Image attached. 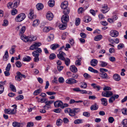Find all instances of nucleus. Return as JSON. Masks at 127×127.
Returning <instances> with one entry per match:
<instances>
[{
    "mask_svg": "<svg viewBox=\"0 0 127 127\" xmlns=\"http://www.w3.org/2000/svg\"><path fill=\"white\" fill-rule=\"evenodd\" d=\"M113 95V93L110 91L103 92L102 93V95L103 96L108 97L111 96L109 99V102L110 103L113 102L115 99H117L119 97V95Z\"/></svg>",
    "mask_w": 127,
    "mask_h": 127,
    "instance_id": "1",
    "label": "nucleus"
},
{
    "mask_svg": "<svg viewBox=\"0 0 127 127\" xmlns=\"http://www.w3.org/2000/svg\"><path fill=\"white\" fill-rule=\"evenodd\" d=\"M80 109L79 108H74L71 109L69 108H67L65 110V113H68L69 115L71 116H75L76 114L79 112Z\"/></svg>",
    "mask_w": 127,
    "mask_h": 127,
    "instance_id": "2",
    "label": "nucleus"
},
{
    "mask_svg": "<svg viewBox=\"0 0 127 127\" xmlns=\"http://www.w3.org/2000/svg\"><path fill=\"white\" fill-rule=\"evenodd\" d=\"M12 107H14V108L12 109H5L4 110L5 113L9 114H13L16 113V109H17V106L15 104H14L12 106Z\"/></svg>",
    "mask_w": 127,
    "mask_h": 127,
    "instance_id": "3",
    "label": "nucleus"
},
{
    "mask_svg": "<svg viewBox=\"0 0 127 127\" xmlns=\"http://www.w3.org/2000/svg\"><path fill=\"white\" fill-rule=\"evenodd\" d=\"M25 17V14L23 13H21L16 16L15 19V20L17 22H20L23 20Z\"/></svg>",
    "mask_w": 127,
    "mask_h": 127,
    "instance_id": "4",
    "label": "nucleus"
},
{
    "mask_svg": "<svg viewBox=\"0 0 127 127\" xmlns=\"http://www.w3.org/2000/svg\"><path fill=\"white\" fill-rule=\"evenodd\" d=\"M17 75L15 78L16 80L17 81H20L22 78V77L24 78H26V76L24 74H22L20 72H17Z\"/></svg>",
    "mask_w": 127,
    "mask_h": 127,
    "instance_id": "5",
    "label": "nucleus"
},
{
    "mask_svg": "<svg viewBox=\"0 0 127 127\" xmlns=\"http://www.w3.org/2000/svg\"><path fill=\"white\" fill-rule=\"evenodd\" d=\"M41 45V43L40 42H35L30 46V49L32 50H34L35 49L38 48Z\"/></svg>",
    "mask_w": 127,
    "mask_h": 127,
    "instance_id": "6",
    "label": "nucleus"
},
{
    "mask_svg": "<svg viewBox=\"0 0 127 127\" xmlns=\"http://www.w3.org/2000/svg\"><path fill=\"white\" fill-rule=\"evenodd\" d=\"M58 57L61 60H64L65 58L64 57L66 56L65 54L63 51H60L59 53L57 55Z\"/></svg>",
    "mask_w": 127,
    "mask_h": 127,
    "instance_id": "7",
    "label": "nucleus"
},
{
    "mask_svg": "<svg viewBox=\"0 0 127 127\" xmlns=\"http://www.w3.org/2000/svg\"><path fill=\"white\" fill-rule=\"evenodd\" d=\"M66 82L67 84H72L77 83L78 81L74 79L71 78L67 79L66 81Z\"/></svg>",
    "mask_w": 127,
    "mask_h": 127,
    "instance_id": "8",
    "label": "nucleus"
},
{
    "mask_svg": "<svg viewBox=\"0 0 127 127\" xmlns=\"http://www.w3.org/2000/svg\"><path fill=\"white\" fill-rule=\"evenodd\" d=\"M69 20L68 15H63L61 18L62 22L64 24H65Z\"/></svg>",
    "mask_w": 127,
    "mask_h": 127,
    "instance_id": "9",
    "label": "nucleus"
},
{
    "mask_svg": "<svg viewBox=\"0 0 127 127\" xmlns=\"http://www.w3.org/2000/svg\"><path fill=\"white\" fill-rule=\"evenodd\" d=\"M63 104V102L60 100L56 101L54 103V106L56 107H60L61 108V106H62Z\"/></svg>",
    "mask_w": 127,
    "mask_h": 127,
    "instance_id": "10",
    "label": "nucleus"
},
{
    "mask_svg": "<svg viewBox=\"0 0 127 127\" xmlns=\"http://www.w3.org/2000/svg\"><path fill=\"white\" fill-rule=\"evenodd\" d=\"M46 17L49 20H51L53 17V14L51 12H47L46 15Z\"/></svg>",
    "mask_w": 127,
    "mask_h": 127,
    "instance_id": "11",
    "label": "nucleus"
},
{
    "mask_svg": "<svg viewBox=\"0 0 127 127\" xmlns=\"http://www.w3.org/2000/svg\"><path fill=\"white\" fill-rule=\"evenodd\" d=\"M119 34L118 32L116 30H112L110 32V35L113 37H116Z\"/></svg>",
    "mask_w": 127,
    "mask_h": 127,
    "instance_id": "12",
    "label": "nucleus"
},
{
    "mask_svg": "<svg viewBox=\"0 0 127 127\" xmlns=\"http://www.w3.org/2000/svg\"><path fill=\"white\" fill-rule=\"evenodd\" d=\"M28 16L29 18L30 19L35 18L36 17L34 15V14L33 10L32 9L30 10Z\"/></svg>",
    "mask_w": 127,
    "mask_h": 127,
    "instance_id": "13",
    "label": "nucleus"
},
{
    "mask_svg": "<svg viewBox=\"0 0 127 127\" xmlns=\"http://www.w3.org/2000/svg\"><path fill=\"white\" fill-rule=\"evenodd\" d=\"M118 17L116 15L113 16L111 18H108L107 20L110 23H114L115 21L116 20L118 19Z\"/></svg>",
    "mask_w": 127,
    "mask_h": 127,
    "instance_id": "14",
    "label": "nucleus"
},
{
    "mask_svg": "<svg viewBox=\"0 0 127 127\" xmlns=\"http://www.w3.org/2000/svg\"><path fill=\"white\" fill-rule=\"evenodd\" d=\"M101 10V11L103 13H105L107 12L109 10L108 7L107 5H104V6H103Z\"/></svg>",
    "mask_w": 127,
    "mask_h": 127,
    "instance_id": "15",
    "label": "nucleus"
},
{
    "mask_svg": "<svg viewBox=\"0 0 127 127\" xmlns=\"http://www.w3.org/2000/svg\"><path fill=\"white\" fill-rule=\"evenodd\" d=\"M113 78L114 80L116 81H119L121 79L120 75L117 74H115L114 75Z\"/></svg>",
    "mask_w": 127,
    "mask_h": 127,
    "instance_id": "16",
    "label": "nucleus"
},
{
    "mask_svg": "<svg viewBox=\"0 0 127 127\" xmlns=\"http://www.w3.org/2000/svg\"><path fill=\"white\" fill-rule=\"evenodd\" d=\"M21 38L22 40L25 42L29 41V37H27L25 35H22Z\"/></svg>",
    "mask_w": 127,
    "mask_h": 127,
    "instance_id": "17",
    "label": "nucleus"
},
{
    "mask_svg": "<svg viewBox=\"0 0 127 127\" xmlns=\"http://www.w3.org/2000/svg\"><path fill=\"white\" fill-rule=\"evenodd\" d=\"M67 6L68 2L66 1H65L62 3L61 7L62 8L65 9L67 7Z\"/></svg>",
    "mask_w": 127,
    "mask_h": 127,
    "instance_id": "18",
    "label": "nucleus"
},
{
    "mask_svg": "<svg viewBox=\"0 0 127 127\" xmlns=\"http://www.w3.org/2000/svg\"><path fill=\"white\" fill-rule=\"evenodd\" d=\"M98 63V61L95 59H93L91 60L90 62V64L93 66H95Z\"/></svg>",
    "mask_w": 127,
    "mask_h": 127,
    "instance_id": "19",
    "label": "nucleus"
},
{
    "mask_svg": "<svg viewBox=\"0 0 127 127\" xmlns=\"http://www.w3.org/2000/svg\"><path fill=\"white\" fill-rule=\"evenodd\" d=\"M71 73L70 72H68L67 73V74L68 75V76L71 77H72L73 79H76L78 76V75L77 74H73L71 75V76L69 75V74Z\"/></svg>",
    "mask_w": 127,
    "mask_h": 127,
    "instance_id": "20",
    "label": "nucleus"
},
{
    "mask_svg": "<svg viewBox=\"0 0 127 127\" xmlns=\"http://www.w3.org/2000/svg\"><path fill=\"white\" fill-rule=\"evenodd\" d=\"M70 69L72 72L74 73H76L77 71V68L74 65L71 66Z\"/></svg>",
    "mask_w": 127,
    "mask_h": 127,
    "instance_id": "21",
    "label": "nucleus"
},
{
    "mask_svg": "<svg viewBox=\"0 0 127 127\" xmlns=\"http://www.w3.org/2000/svg\"><path fill=\"white\" fill-rule=\"evenodd\" d=\"M102 104L104 106H106L107 104V99L105 98H102L101 99Z\"/></svg>",
    "mask_w": 127,
    "mask_h": 127,
    "instance_id": "22",
    "label": "nucleus"
},
{
    "mask_svg": "<svg viewBox=\"0 0 127 127\" xmlns=\"http://www.w3.org/2000/svg\"><path fill=\"white\" fill-rule=\"evenodd\" d=\"M60 46V45L58 44H54L51 45L50 47L52 50H55L57 48L59 47Z\"/></svg>",
    "mask_w": 127,
    "mask_h": 127,
    "instance_id": "23",
    "label": "nucleus"
},
{
    "mask_svg": "<svg viewBox=\"0 0 127 127\" xmlns=\"http://www.w3.org/2000/svg\"><path fill=\"white\" fill-rule=\"evenodd\" d=\"M36 7L38 10H40L42 9L43 7V6L42 3H39L36 5Z\"/></svg>",
    "mask_w": 127,
    "mask_h": 127,
    "instance_id": "24",
    "label": "nucleus"
},
{
    "mask_svg": "<svg viewBox=\"0 0 127 127\" xmlns=\"http://www.w3.org/2000/svg\"><path fill=\"white\" fill-rule=\"evenodd\" d=\"M21 124L17 122H14L12 123L13 126L14 127H21Z\"/></svg>",
    "mask_w": 127,
    "mask_h": 127,
    "instance_id": "25",
    "label": "nucleus"
},
{
    "mask_svg": "<svg viewBox=\"0 0 127 127\" xmlns=\"http://www.w3.org/2000/svg\"><path fill=\"white\" fill-rule=\"evenodd\" d=\"M52 28L48 27H44L43 29V31L45 32H48L50 30H52Z\"/></svg>",
    "mask_w": 127,
    "mask_h": 127,
    "instance_id": "26",
    "label": "nucleus"
},
{
    "mask_svg": "<svg viewBox=\"0 0 127 127\" xmlns=\"http://www.w3.org/2000/svg\"><path fill=\"white\" fill-rule=\"evenodd\" d=\"M98 106L97 105L96 103H95L94 105L91 106L90 109L92 110H96L98 109Z\"/></svg>",
    "mask_w": 127,
    "mask_h": 127,
    "instance_id": "27",
    "label": "nucleus"
},
{
    "mask_svg": "<svg viewBox=\"0 0 127 127\" xmlns=\"http://www.w3.org/2000/svg\"><path fill=\"white\" fill-rule=\"evenodd\" d=\"M31 57L29 56H26L24 57L23 59V60L25 62H28L31 60Z\"/></svg>",
    "mask_w": 127,
    "mask_h": 127,
    "instance_id": "28",
    "label": "nucleus"
},
{
    "mask_svg": "<svg viewBox=\"0 0 127 127\" xmlns=\"http://www.w3.org/2000/svg\"><path fill=\"white\" fill-rule=\"evenodd\" d=\"M64 61L65 62V64L67 66H68L70 63V59L68 58H66V59L65 58L64 60H62Z\"/></svg>",
    "mask_w": 127,
    "mask_h": 127,
    "instance_id": "29",
    "label": "nucleus"
},
{
    "mask_svg": "<svg viewBox=\"0 0 127 127\" xmlns=\"http://www.w3.org/2000/svg\"><path fill=\"white\" fill-rule=\"evenodd\" d=\"M49 5L50 7H53L54 5V0H50L48 2Z\"/></svg>",
    "mask_w": 127,
    "mask_h": 127,
    "instance_id": "30",
    "label": "nucleus"
},
{
    "mask_svg": "<svg viewBox=\"0 0 127 127\" xmlns=\"http://www.w3.org/2000/svg\"><path fill=\"white\" fill-rule=\"evenodd\" d=\"M42 91V90L41 89H38L35 90L33 93V94L35 95H36L40 93Z\"/></svg>",
    "mask_w": 127,
    "mask_h": 127,
    "instance_id": "31",
    "label": "nucleus"
},
{
    "mask_svg": "<svg viewBox=\"0 0 127 127\" xmlns=\"http://www.w3.org/2000/svg\"><path fill=\"white\" fill-rule=\"evenodd\" d=\"M19 0H16L15 1L13 4V8H15L17 7L18 4H19L20 2Z\"/></svg>",
    "mask_w": 127,
    "mask_h": 127,
    "instance_id": "32",
    "label": "nucleus"
},
{
    "mask_svg": "<svg viewBox=\"0 0 127 127\" xmlns=\"http://www.w3.org/2000/svg\"><path fill=\"white\" fill-rule=\"evenodd\" d=\"M36 39L37 37L35 36H32L30 37H29V41L31 42L35 40Z\"/></svg>",
    "mask_w": 127,
    "mask_h": 127,
    "instance_id": "33",
    "label": "nucleus"
},
{
    "mask_svg": "<svg viewBox=\"0 0 127 127\" xmlns=\"http://www.w3.org/2000/svg\"><path fill=\"white\" fill-rule=\"evenodd\" d=\"M102 36L101 35H99L95 37V40L96 41H99L102 38Z\"/></svg>",
    "mask_w": 127,
    "mask_h": 127,
    "instance_id": "34",
    "label": "nucleus"
},
{
    "mask_svg": "<svg viewBox=\"0 0 127 127\" xmlns=\"http://www.w3.org/2000/svg\"><path fill=\"white\" fill-rule=\"evenodd\" d=\"M101 76L103 78L107 79V75L105 72H101L100 74Z\"/></svg>",
    "mask_w": 127,
    "mask_h": 127,
    "instance_id": "35",
    "label": "nucleus"
},
{
    "mask_svg": "<svg viewBox=\"0 0 127 127\" xmlns=\"http://www.w3.org/2000/svg\"><path fill=\"white\" fill-rule=\"evenodd\" d=\"M64 10L63 11V13L64 14V15H68V14L69 13L70 11V9L69 8L64 9Z\"/></svg>",
    "mask_w": 127,
    "mask_h": 127,
    "instance_id": "36",
    "label": "nucleus"
},
{
    "mask_svg": "<svg viewBox=\"0 0 127 127\" xmlns=\"http://www.w3.org/2000/svg\"><path fill=\"white\" fill-rule=\"evenodd\" d=\"M15 46H12L9 51V53L11 54H13L15 51Z\"/></svg>",
    "mask_w": 127,
    "mask_h": 127,
    "instance_id": "37",
    "label": "nucleus"
},
{
    "mask_svg": "<svg viewBox=\"0 0 127 127\" xmlns=\"http://www.w3.org/2000/svg\"><path fill=\"white\" fill-rule=\"evenodd\" d=\"M16 67L20 68L21 67L22 65V64L21 62L19 61H17L15 64Z\"/></svg>",
    "mask_w": 127,
    "mask_h": 127,
    "instance_id": "38",
    "label": "nucleus"
},
{
    "mask_svg": "<svg viewBox=\"0 0 127 127\" xmlns=\"http://www.w3.org/2000/svg\"><path fill=\"white\" fill-rule=\"evenodd\" d=\"M39 23V21L38 20H35L33 22L32 26L35 27L37 26Z\"/></svg>",
    "mask_w": 127,
    "mask_h": 127,
    "instance_id": "39",
    "label": "nucleus"
},
{
    "mask_svg": "<svg viewBox=\"0 0 127 127\" xmlns=\"http://www.w3.org/2000/svg\"><path fill=\"white\" fill-rule=\"evenodd\" d=\"M83 123V121L82 119H78L75 120L74 121V123L75 124H79L82 123Z\"/></svg>",
    "mask_w": 127,
    "mask_h": 127,
    "instance_id": "40",
    "label": "nucleus"
},
{
    "mask_svg": "<svg viewBox=\"0 0 127 127\" xmlns=\"http://www.w3.org/2000/svg\"><path fill=\"white\" fill-rule=\"evenodd\" d=\"M88 70L89 71L95 73H97L98 72V71L97 70L94 69L92 67H89Z\"/></svg>",
    "mask_w": 127,
    "mask_h": 127,
    "instance_id": "41",
    "label": "nucleus"
},
{
    "mask_svg": "<svg viewBox=\"0 0 127 127\" xmlns=\"http://www.w3.org/2000/svg\"><path fill=\"white\" fill-rule=\"evenodd\" d=\"M56 57V55L55 54L53 53H52L50 54L49 57V59L51 60H52L54 59Z\"/></svg>",
    "mask_w": 127,
    "mask_h": 127,
    "instance_id": "42",
    "label": "nucleus"
},
{
    "mask_svg": "<svg viewBox=\"0 0 127 127\" xmlns=\"http://www.w3.org/2000/svg\"><path fill=\"white\" fill-rule=\"evenodd\" d=\"M67 26L66 24L60 25L59 26V28L61 30H63L66 29Z\"/></svg>",
    "mask_w": 127,
    "mask_h": 127,
    "instance_id": "43",
    "label": "nucleus"
},
{
    "mask_svg": "<svg viewBox=\"0 0 127 127\" xmlns=\"http://www.w3.org/2000/svg\"><path fill=\"white\" fill-rule=\"evenodd\" d=\"M82 60V59L80 58L79 59H78L75 62V64L76 65L79 66L81 64V61Z\"/></svg>",
    "mask_w": 127,
    "mask_h": 127,
    "instance_id": "44",
    "label": "nucleus"
},
{
    "mask_svg": "<svg viewBox=\"0 0 127 127\" xmlns=\"http://www.w3.org/2000/svg\"><path fill=\"white\" fill-rule=\"evenodd\" d=\"M96 84L95 83H93L91 84V86L93 87L94 89H97V90L99 91L100 90V87L99 86H96Z\"/></svg>",
    "mask_w": 127,
    "mask_h": 127,
    "instance_id": "45",
    "label": "nucleus"
},
{
    "mask_svg": "<svg viewBox=\"0 0 127 127\" xmlns=\"http://www.w3.org/2000/svg\"><path fill=\"white\" fill-rule=\"evenodd\" d=\"M24 98V96L22 95H20L17 96L15 99L16 100H21Z\"/></svg>",
    "mask_w": 127,
    "mask_h": 127,
    "instance_id": "46",
    "label": "nucleus"
},
{
    "mask_svg": "<svg viewBox=\"0 0 127 127\" xmlns=\"http://www.w3.org/2000/svg\"><path fill=\"white\" fill-rule=\"evenodd\" d=\"M101 63L100 65L102 67H104L107 66L108 64L107 63L102 61H101L100 62Z\"/></svg>",
    "mask_w": 127,
    "mask_h": 127,
    "instance_id": "47",
    "label": "nucleus"
},
{
    "mask_svg": "<svg viewBox=\"0 0 127 127\" xmlns=\"http://www.w3.org/2000/svg\"><path fill=\"white\" fill-rule=\"evenodd\" d=\"M11 90L13 92H16V89L15 86L12 84L10 85V87Z\"/></svg>",
    "mask_w": 127,
    "mask_h": 127,
    "instance_id": "48",
    "label": "nucleus"
},
{
    "mask_svg": "<svg viewBox=\"0 0 127 127\" xmlns=\"http://www.w3.org/2000/svg\"><path fill=\"white\" fill-rule=\"evenodd\" d=\"M121 111L122 113L124 115H127V109L126 108H123L122 109Z\"/></svg>",
    "mask_w": 127,
    "mask_h": 127,
    "instance_id": "49",
    "label": "nucleus"
},
{
    "mask_svg": "<svg viewBox=\"0 0 127 127\" xmlns=\"http://www.w3.org/2000/svg\"><path fill=\"white\" fill-rule=\"evenodd\" d=\"M85 19L84 21L86 23H88L91 21L92 20L91 18L90 17H86L85 18Z\"/></svg>",
    "mask_w": 127,
    "mask_h": 127,
    "instance_id": "50",
    "label": "nucleus"
},
{
    "mask_svg": "<svg viewBox=\"0 0 127 127\" xmlns=\"http://www.w3.org/2000/svg\"><path fill=\"white\" fill-rule=\"evenodd\" d=\"M33 56L35 57H39V54L37 52H36V51H34L32 52V53Z\"/></svg>",
    "mask_w": 127,
    "mask_h": 127,
    "instance_id": "51",
    "label": "nucleus"
},
{
    "mask_svg": "<svg viewBox=\"0 0 127 127\" xmlns=\"http://www.w3.org/2000/svg\"><path fill=\"white\" fill-rule=\"evenodd\" d=\"M80 19L79 18H76L75 22L76 25L77 26L80 23Z\"/></svg>",
    "mask_w": 127,
    "mask_h": 127,
    "instance_id": "52",
    "label": "nucleus"
},
{
    "mask_svg": "<svg viewBox=\"0 0 127 127\" xmlns=\"http://www.w3.org/2000/svg\"><path fill=\"white\" fill-rule=\"evenodd\" d=\"M9 57V55L8 54V52L7 51H6L5 52V54L3 57L4 59H7Z\"/></svg>",
    "mask_w": 127,
    "mask_h": 127,
    "instance_id": "53",
    "label": "nucleus"
},
{
    "mask_svg": "<svg viewBox=\"0 0 127 127\" xmlns=\"http://www.w3.org/2000/svg\"><path fill=\"white\" fill-rule=\"evenodd\" d=\"M62 122V121L60 119H58L57 121L56 125L58 126H60L61 125V123Z\"/></svg>",
    "mask_w": 127,
    "mask_h": 127,
    "instance_id": "54",
    "label": "nucleus"
},
{
    "mask_svg": "<svg viewBox=\"0 0 127 127\" xmlns=\"http://www.w3.org/2000/svg\"><path fill=\"white\" fill-rule=\"evenodd\" d=\"M25 30V26H23L21 28L20 32L21 33L23 34L24 33Z\"/></svg>",
    "mask_w": 127,
    "mask_h": 127,
    "instance_id": "55",
    "label": "nucleus"
},
{
    "mask_svg": "<svg viewBox=\"0 0 127 127\" xmlns=\"http://www.w3.org/2000/svg\"><path fill=\"white\" fill-rule=\"evenodd\" d=\"M17 13V10L16 9H13L11 11V13L12 15H15Z\"/></svg>",
    "mask_w": 127,
    "mask_h": 127,
    "instance_id": "56",
    "label": "nucleus"
},
{
    "mask_svg": "<svg viewBox=\"0 0 127 127\" xmlns=\"http://www.w3.org/2000/svg\"><path fill=\"white\" fill-rule=\"evenodd\" d=\"M11 67V66L10 64V63H8L5 68V70L6 71H9Z\"/></svg>",
    "mask_w": 127,
    "mask_h": 127,
    "instance_id": "57",
    "label": "nucleus"
},
{
    "mask_svg": "<svg viewBox=\"0 0 127 127\" xmlns=\"http://www.w3.org/2000/svg\"><path fill=\"white\" fill-rule=\"evenodd\" d=\"M85 9L82 7H81L79 8L78 10V13L79 14L82 13L85 10Z\"/></svg>",
    "mask_w": 127,
    "mask_h": 127,
    "instance_id": "58",
    "label": "nucleus"
},
{
    "mask_svg": "<svg viewBox=\"0 0 127 127\" xmlns=\"http://www.w3.org/2000/svg\"><path fill=\"white\" fill-rule=\"evenodd\" d=\"M83 76L86 79H88L91 78V76L87 73H85L83 75Z\"/></svg>",
    "mask_w": 127,
    "mask_h": 127,
    "instance_id": "59",
    "label": "nucleus"
},
{
    "mask_svg": "<svg viewBox=\"0 0 127 127\" xmlns=\"http://www.w3.org/2000/svg\"><path fill=\"white\" fill-rule=\"evenodd\" d=\"M83 115L86 117H88L90 115V113L87 112H85L83 113Z\"/></svg>",
    "mask_w": 127,
    "mask_h": 127,
    "instance_id": "60",
    "label": "nucleus"
},
{
    "mask_svg": "<svg viewBox=\"0 0 127 127\" xmlns=\"http://www.w3.org/2000/svg\"><path fill=\"white\" fill-rule=\"evenodd\" d=\"M33 126V123L32 122H29L27 124V127H32Z\"/></svg>",
    "mask_w": 127,
    "mask_h": 127,
    "instance_id": "61",
    "label": "nucleus"
},
{
    "mask_svg": "<svg viewBox=\"0 0 127 127\" xmlns=\"http://www.w3.org/2000/svg\"><path fill=\"white\" fill-rule=\"evenodd\" d=\"M46 93L50 95H55L56 94V93L55 92L51 91L47 92H46Z\"/></svg>",
    "mask_w": 127,
    "mask_h": 127,
    "instance_id": "62",
    "label": "nucleus"
},
{
    "mask_svg": "<svg viewBox=\"0 0 127 127\" xmlns=\"http://www.w3.org/2000/svg\"><path fill=\"white\" fill-rule=\"evenodd\" d=\"M54 37V35L53 34H51L48 36V39L49 41H50L52 40Z\"/></svg>",
    "mask_w": 127,
    "mask_h": 127,
    "instance_id": "63",
    "label": "nucleus"
},
{
    "mask_svg": "<svg viewBox=\"0 0 127 127\" xmlns=\"http://www.w3.org/2000/svg\"><path fill=\"white\" fill-rule=\"evenodd\" d=\"M122 124L124 126H127V120L124 119L122 122Z\"/></svg>",
    "mask_w": 127,
    "mask_h": 127,
    "instance_id": "64",
    "label": "nucleus"
}]
</instances>
